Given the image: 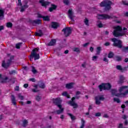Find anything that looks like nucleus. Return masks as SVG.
Segmentation results:
<instances>
[{"label":"nucleus","mask_w":128,"mask_h":128,"mask_svg":"<svg viewBox=\"0 0 128 128\" xmlns=\"http://www.w3.org/2000/svg\"><path fill=\"white\" fill-rule=\"evenodd\" d=\"M119 92L122 93L118 94L116 90H112V93L113 96H118V98H124V96L128 94V86H122L120 87L119 89Z\"/></svg>","instance_id":"obj_1"},{"label":"nucleus","mask_w":128,"mask_h":128,"mask_svg":"<svg viewBox=\"0 0 128 128\" xmlns=\"http://www.w3.org/2000/svg\"><path fill=\"white\" fill-rule=\"evenodd\" d=\"M126 32H128V29L124 28L122 30L121 26H116L114 27L113 35L114 36L118 38V36H124Z\"/></svg>","instance_id":"obj_2"},{"label":"nucleus","mask_w":128,"mask_h":128,"mask_svg":"<svg viewBox=\"0 0 128 128\" xmlns=\"http://www.w3.org/2000/svg\"><path fill=\"white\" fill-rule=\"evenodd\" d=\"M54 103L58 106V108H59L60 110H57L56 111V114H62L64 112V108H62L60 104H62V100L60 98H57L56 99H54L53 100Z\"/></svg>","instance_id":"obj_3"},{"label":"nucleus","mask_w":128,"mask_h":128,"mask_svg":"<svg viewBox=\"0 0 128 128\" xmlns=\"http://www.w3.org/2000/svg\"><path fill=\"white\" fill-rule=\"evenodd\" d=\"M112 4V2L110 0H104L100 4V6H104L106 10H110Z\"/></svg>","instance_id":"obj_4"},{"label":"nucleus","mask_w":128,"mask_h":128,"mask_svg":"<svg viewBox=\"0 0 128 128\" xmlns=\"http://www.w3.org/2000/svg\"><path fill=\"white\" fill-rule=\"evenodd\" d=\"M82 94V92L80 91H78L76 92V96L74 97H73L72 100V101L68 102V104H70L72 106H73L74 108H78V104L74 102L76 98H80V95Z\"/></svg>","instance_id":"obj_5"},{"label":"nucleus","mask_w":128,"mask_h":128,"mask_svg":"<svg viewBox=\"0 0 128 128\" xmlns=\"http://www.w3.org/2000/svg\"><path fill=\"white\" fill-rule=\"evenodd\" d=\"M38 48H35L32 50V52H31V55L30 56V60H32L34 58V60H39L40 58V54H38Z\"/></svg>","instance_id":"obj_6"},{"label":"nucleus","mask_w":128,"mask_h":128,"mask_svg":"<svg viewBox=\"0 0 128 128\" xmlns=\"http://www.w3.org/2000/svg\"><path fill=\"white\" fill-rule=\"evenodd\" d=\"M110 88H112V86H110V83L102 84L101 85L99 86V88L100 92H102V90H110Z\"/></svg>","instance_id":"obj_7"},{"label":"nucleus","mask_w":128,"mask_h":128,"mask_svg":"<svg viewBox=\"0 0 128 128\" xmlns=\"http://www.w3.org/2000/svg\"><path fill=\"white\" fill-rule=\"evenodd\" d=\"M98 20H108L110 18H116L114 16H110L108 14H98L97 16Z\"/></svg>","instance_id":"obj_8"},{"label":"nucleus","mask_w":128,"mask_h":128,"mask_svg":"<svg viewBox=\"0 0 128 128\" xmlns=\"http://www.w3.org/2000/svg\"><path fill=\"white\" fill-rule=\"evenodd\" d=\"M112 41L114 42V46H117L118 48H121L122 46V41L120 40H118V39L116 38H113L112 39Z\"/></svg>","instance_id":"obj_9"},{"label":"nucleus","mask_w":128,"mask_h":128,"mask_svg":"<svg viewBox=\"0 0 128 128\" xmlns=\"http://www.w3.org/2000/svg\"><path fill=\"white\" fill-rule=\"evenodd\" d=\"M62 31L64 32V36H68L70 34H72V28L70 27H67L62 30Z\"/></svg>","instance_id":"obj_10"},{"label":"nucleus","mask_w":128,"mask_h":128,"mask_svg":"<svg viewBox=\"0 0 128 128\" xmlns=\"http://www.w3.org/2000/svg\"><path fill=\"white\" fill-rule=\"evenodd\" d=\"M104 98L103 96H99L96 98V104H100V100H104Z\"/></svg>","instance_id":"obj_11"},{"label":"nucleus","mask_w":128,"mask_h":128,"mask_svg":"<svg viewBox=\"0 0 128 128\" xmlns=\"http://www.w3.org/2000/svg\"><path fill=\"white\" fill-rule=\"evenodd\" d=\"M68 16L71 19V20H74V12H72V9H70L68 11Z\"/></svg>","instance_id":"obj_12"},{"label":"nucleus","mask_w":128,"mask_h":128,"mask_svg":"<svg viewBox=\"0 0 128 128\" xmlns=\"http://www.w3.org/2000/svg\"><path fill=\"white\" fill-rule=\"evenodd\" d=\"M0 80H2V82L4 83V82H8V78L5 76L3 77L2 75V74H0Z\"/></svg>","instance_id":"obj_13"},{"label":"nucleus","mask_w":128,"mask_h":128,"mask_svg":"<svg viewBox=\"0 0 128 128\" xmlns=\"http://www.w3.org/2000/svg\"><path fill=\"white\" fill-rule=\"evenodd\" d=\"M37 16L38 18H43V20H46V21L50 20V16H42V14H38Z\"/></svg>","instance_id":"obj_14"},{"label":"nucleus","mask_w":128,"mask_h":128,"mask_svg":"<svg viewBox=\"0 0 128 128\" xmlns=\"http://www.w3.org/2000/svg\"><path fill=\"white\" fill-rule=\"evenodd\" d=\"M39 2L41 4L42 6H46L50 4L49 2H45L44 0H40Z\"/></svg>","instance_id":"obj_15"},{"label":"nucleus","mask_w":128,"mask_h":128,"mask_svg":"<svg viewBox=\"0 0 128 128\" xmlns=\"http://www.w3.org/2000/svg\"><path fill=\"white\" fill-rule=\"evenodd\" d=\"M10 60L8 61V63H5L4 61H3L2 63V66L3 68H8V66H10Z\"/></svg>","instance_id":"obj_16"},{"label":"nucleus","mask_w":128,"mask_h":128,"mask_svg":"<svg viewBox=\"0 0 128 128\" xmlns=\"http://www.w3.org/2000/svg\"><path fill=\"white\" fill-rule=\"evenodd\" d=\"M74 84L71 82L67 84L66 86V88H74Z\"/></svg>","instance_id":"obj_17"},{"label":"nucleus","mask_w":128,"mask_h":128,"mask_svg":"<svg viewBox=\"0 0 128 128\" xmlns=\"http://www.w3.org/2000/svg\"><path fill=\"white\" fill-rule=\"evenodd\" d=\"M4 10L0 9V20H4Z\"/></svg>","instance_id":"obj_18"},{"label":"nucleus","mask_w":128,"mask_h":128,"mask_svg":"<svg viewBox=\"0 0 128 128\" xmlns=\"http://www.w3.org/2000/svg\"><path fill=\"white\" fill-rule=\"evenodd\" d=\"M52 26L53 28H58V26H60V25L58 24L56 22H52Z\"/></svg>","instance_id":"obj_19"},{"label":"nucleus","mask_w":128,"mask_h":128,"mask_svg":"<svg viewBox=\"0 0 128 128\" xmlns=\"http://www.w3.org/2000/svg\"><path fill=\"white\" fill-rule=\"evenodd\" d=\"M11 100H12V104H13L14 106H16V98H14V96L12 95L11 96Z\"/></svg>","instance_id":"obj_20"},{"label":"nucleus","mask_w":128,"mask_h":128,"mask_svg":"<svg viewBox=\"0 0 128 128\" xmlns=\"http://www.w3.org/2000/svg\"><path fill=\"white\" fill-rule=\"evenodd\" d=\"M86 124V120H84L82 118L81 119V126L80 128H84V124Z\"/></svg>","instance_id":"obj_21"},{"label":"nucleus","mask_w":128,"mask_h":128,"mask_svg":"<svg viewBox=\"0 0 128 128\" xmlns=\"http://www.w3.org/2000/svg\"><path fill=\"white\" fill-rule=\"evenodd\" d=\"M56 6L52 4V7L49 8V11L52 12L54 10H56Z\"/></svg>","instance_id":"obj_22"},{"label":"nucleus","mask_w":128,"mask_h":128,"mask_svg":"<svg viewBox=\"0 0 128 128\" xmlns=\"http://www.w3.org/2000/svg\"><path fill=\"white\" fill-rule=\"evenodd\" d=\"M56 40H52L48 44V46H54V44H56Z\"/></svg>","instance_id":"obj_23"},{"label":"nucleus","mask_w":128,"mask_h":128,"mask_svg":"<svg viewBox=\"0 0 128 128\" xmlns=\"http://www.w3.org/2000/svg\"><path fill=\"white\" fill-rule=\"evenodd\" d=\"M28 6L26 4L24 5V6L21 8V10H20L21 12H24V10H26V8H28Z\"/></svg>","instance_id":"obj_24"},{"label":"nucleus","mask_w":128,"mask_h":128,"mask_svg":"<svg viewBox=\"0 0 128 128\" xmlns=\"http://www.w3.org/2000/svg\"><path fill=\"white\" fill-rule=\"evenodd\" d=\"M62 96H66V98H70V96L68 95V92H64L62 94Z\"/></svg>","instance_id":"obj_25"},{"label":"nucleus","mask_w":128,"mask_h":128,"mask_svg":"<svg viewBox=\"0 0 128 128\" xmlns=\"http://www.w3.org/2000/svg\"><path fill=\"white\" fill-rule=\"evenodd\" d=\"M97 26L98 28H103L104 24H102L100 22H98L97 23Z\"/></svg>","instance_id":"obj_26"},{"label":"nucleus","mask_w":128,"mask_h":128,"mask_svg":"<svg viewBox=\"0 0 128 128\" xmlns=\"http://www.w3.org/2000/svg\"><path fill=\"white\" fill-rule=\"evenodd\" d=\"M96 50V54H100V50H102V47H98Z\"/></svg>","instance_id":"obj_27"},{"label":"nucleus","mask_w":128,"mask_h":128,"mask_svg":"<svg viewBox=\"0 0 128 128\" xmlns=\"http://www.w3.org/2000/svg\"><path fill=\"white\" fill-rule=\"evenodd\" d=\"M68 115L70 116V118L72 120H76V116H74L71 114H68Z\"/></svg>","instance_id":"obj_28"},{"label":"nucleus","mask_w":128,"mask_h":128,"mask_svg":"<svg viewBox=\"0 0 128 128\" xmlns=\"http://www.w3.org/2000/svg\"><path fill=\"white\" fill-rule=\"evenodd\" d=\"M6 26L7 28H12V23L10 22H7L6 24Z\"/></svg>","instance_id":"obj_29"},{"label":"nucleus","mask_w":128,"mask_h":128,"mask_svg":"<svg viewBox=\"0 0 128 128\" xmlns=\"http://www.w3.org/2000/svg\"><path fill=\"white\" fill-rule=\"evenodd\" d=\"M84 22L86 26H90V24H88V18H86L85 20H84Z\"/></svg>","instance_id":"obj_30"},{"label":"nucleus","mask_w":128,"mask_h":128,"mask_svg":"<svg viewBox=\"0 0 128 128\" xmlns=\"http://www.w3.org/2000/svg\"><path fill=\"white\" fill-rule=\"evenodd\" d=\"M74 52H80V48H73Z\"/></svg>","instance_id":"obj_31"},{"label":"nucleus","mask_w":128,"mask_h":128,"mask_svg":"<svg viewBox=\"0 0 128 128\" xmlns=\"http://www.w3.org/2000/svg\"><path fill=\"white\" fill-rule=\"evenodd\" d=\"M36 36H42V30H40L38 32L36 33Z\"/></svg>","instance_id":"obj_32"},{"label":"nucleus","mask_w":128,"mask_h":128,"mask_svg":"<svg viewBox=\"0 0 128 128\" xmlns=\"http://www.w3.org/2000/svg\"><path fill=\"white\" fill-rule=\"evenodd\" d=\"M124 77L122 76H120V83L122 84V82H124Z\"/></svg>","instance_id":"obj_33"},{"label":"nucleus","mask_w":128,"mask_h":128,"mask_svg":"<svg viewBox=\"0 0 128 128\" xmlns=\"http://www.w3.org/2000/svg\"><path fill=\"white\" fill-rule=\"evenodd\" d=\"M113 57H114V53H112V52H110L108 55V58H112Z\"/></svg>","instance_id":"obj_34"},{"label":"nucleus","mask_w":128,"mask_h":128,"mask_svg":"<svg viewBox=\"0 0 128 128\" xmlns=\"http://www.w3.org/2000/svg\"><path fill=\"white\" fill-rule=\"evenodd\" d=\"M28 120H23V126H26L27 124H28Z\"/></svg>","instance_id":"obj_35"},{"label":"nucleus","mask_w":128,"mask_h":128,"mask_svg":"<svg viewBox=\"0 0 128 128\" xmlns=\"http://www.w3.org/2000/svg\"><path fill=\"white\" fill-rule=\"evenodd\" d=\"M32 72H33V74H36V72H38V71L34 66H32Z\"/></svg>","instance_id":"obj_36"},{"label":"nucleus","mask_w":128,"mask_h":128,"mask_svg":"<svg viewBox=\"0 0 128 128\" xmlns=\"http://www.w3.org/2000/svg\"><path fill=\"white\" fill-rule=\"evenodd\" d=\"M114 102H118V104H120V100L118 98H114Z\"/></svg>","instance_id":"obj_37"},{"label":"nucleus","mask_w":128,"mask_h":128,"mask_svg":"<svg viewBox=\"0 0 128 128\" xmlns=\"http://www.w3.org/2000/svg\"><path fill=\"white\" fill-rule=\"evenodd\" d=\"M115 60H117V62H120V60H122V57L116 56L115 58Z\"/></svg>","instance_id":"obj_38"},{"label":"nucleus","mask_w":128,"mask_h":128,"mask_svg":"<svg viewBox=\"0 0 128 128\" xmlns=\"http://www.w3.org/2000/svg\"><path fill=\"white\" fill-rule=\"evenodd\" d=\"M98 56H93L92 57V60H94V62H96L98 60Z\"/></svg>","instance_id":"obj_39"},{"label":"nucleus","mask_w":128,"mask_h":128,"mask_svg":"<svg viewBox=\"0 0 128 128\" xmlns=\"http://www.w3.org/2000/svg\"><path fill=\"white\" fill-rule=\"evenodd\" d=\"M16 72L14 70H12L9 72L10 74H16Z\"/></svg>","instance_id":"obj_40"},{"label":"nucleus","mask_w":128,"mask_h":128,"mask_svg":"<svg viewBox=\"0 0 128 128\" xmlns=\"http://www.w3.org/2000/svg\"><path fill=\"white\" fill-rule=\"evenodd\" d=\"M40 98H42L38 96H37L36 97V100H38V102H40Z\"/></svg>","instance_id":"obj_41"},{"label":"nucleus","mask_w":128,"mask_h":128,"mask_svg":"<svg viewBox=\"0 0 128 128\" xmlns=\"http://www.w3.org/2000/svg\"><path fill=\"white\" fill-rule=\"evenodd\" d=\"M40 86L41 88H46V86H44V84L42 83L40 85Z\"/></svg>","instance_id":"obj_42"},{"label":"nucleus","mask_w":128,"mask_h":128,"mask_svg":"<svg viewBox=\"0 0 128 128\" xmlns=\"http://www.w3.org/2000/svg\"><path fill=\"white\" fill-rule=\"evenodd\" d=\"M22 43H18L16 44V48H20Z\"/></svg>","instance_id":"obj_43"},{"label":"nucleus","mask_w":128,"mask_h":128,"mask_svg":"<svg viewBox=\"0 0 128 128\" xmlns=\"http://www.w3.org/2000/svg\"><path fill=\"white\" fill-rule=\"evenodd\" d=\"M18 98L22 100H24V96H22L20 94H18Z\"/></svg>","instance_id":"obj_44"},{"label":"nucleus","mask_w":128,"mask_h":128,"mask_svg":"<svg viewBox=\"0 0 128 128\" xmlns=\"http://www.w3.org/2000/svg\"><path fill=\"white\" fill-rule=\"evenodd\" d=\"M123 51L124 52H128V47H125L123 48Z\"/></svg>","instance_id":"obj_45"},{"label":"nucleus","mask_w":128,"mask_h":128,"mask_svg":"<svg viewBox=\"0 0 128 128\" xmlns=\"http://www.w3.org/2000/svg\"><path fill=\"white\" fill-rule=\"evenodd\" d=\"M34 22H35V24H40L41 21H40V20H35L34 21Z\"/></svg>","instance_id":"obj_46"},{"label":"nucleus","mask_w":128,"mask_h":128,"mask_svg":"<svg viewBox=\"0 0 128 128\" xmlns=\"http://www.w3.org/2000/svg\"><path fill=\"white\" fill-rule=\"evenodd\" d=\"M64 2L65 4H70V1H68V0H64Z\"/></svg>","instance_id":"obj_47"},{"label":"nucleus","mask_w":128,"mask_h":128,"mask_svg":"<svg viewBox=\"0 0 128 128\" xmlns=\"http://www.w3.org/2000/svg\"><path fill=\"white\" fill-rule=\"evenodd\" d=\"M101 115L100 112H97L95 114V116H100Z\"/></svg>","instance_id":"obj_48"},{"label":"nucleus","mask_w":128,"mask_h":128,"mask_svg":"<svg viewBox=\"0 0 128 128\" xmlns=\"http://www.w3.org/2000/svg\"><path fill=\"white\" fill-rule=\"evenodd\" d=\"M116 68H117V70H122V66H117Z\"/></svg>","instance_id":"obj_49"},{"label":"nucleus","mask_w":128,"mask_h":128,"mask_svg":"<svg viewBox=\"0 0 128 128\" xmlns=\"http://www.w3.org/2000/svg\"><path fill=\"white\" fill-rule=\"evenodd\" d=\"M29 80L32 82H36V80L34 79V78H31L29 79Z\"/></svg>","instance_id":"obj_50"},{"label":"nucleus","mask_w":128,"mask_h":128,"mask_svg":"<svg viewBox=\"0 0 128 128\" xmlns=\"http://www.w3.org/2000/svg\"><path fill=\"white\" fill-rule=\"evenodd\" d=\"M18 6H22V0H18Z\"/></svg>","instance_id":"obj_51"},{"label":"nucleus","mask_w":128,"mask_h":128,"mask_svg":"<svg viewBox=\"0 0 128 128\" xmlns=\"http://www.w3.org/2000/svg\"><path fill=\"white\" fill-rule=\"evenodd\" d=\"M86 62H84L82 64V68H86Z\"/></svg>","instance_id":"obj_52"},{"label":"nucleus","mask_w":128,"mask_h":128,"mask_svg":"<svg viewBox=\"0 0 128 128\" xmlns=\"http://www.w3.org/2000/svg\"><path fill=\"white\" fill-rule=\"evenodd\" d=\"M110 42H106V43H105L104 46H110Z\"/></svg>","instance_id":"obj_53"},{"label":"nucleus","mask_w":128,"mask_h":128,"mask_svg":"<svg viewBox=\"0 0 128 128\" xmlns=\"http://www.w3.org/2000/svg\"><path fill=\"white\" fill-rule=\"evenodd\" d=\"M28 84H26L24 85V88H28Z\"/></svg>","instance_id":"obj_54"},{"label":"nucleus","mask_w":128,"mask_h":128,"mask_svg":"<svg viewBox=\"0 0 128 128\" xmlns=\"http://www.w3.org/2000/svg\"><path fill=\"white\" fill-rule=\"evenodd\" d=\"M60 118H61V120H64V116L63 114L60 115Z\"/></svg>","instance_id":"obj_55"},{"label":"nucleus","mask_w":128,"mask_h":128,"mask_svg":"<svg viewBox=\"0 0 128 128\" xmlns=\"http://www.w3.org/2000/svg\"><path fill=\"white\" fill-rule=\"evenodd\" d=\"M88 44H89V43H86L84 44H83V46H84V48H86V46H88Z\"/></svg>","instance_id":"obj_56"},{"label":"nucleus","mask_w":128,"mask_h":128,"mask_svg":"<svg viewBox=\"0 0 128 128\" xmlns=\"http://www.w3.org/2000/svg\"><path fill=\"white\" fill-rule=\"evenodd\" d=\"M103 60L104 62H108V60H107L106 58H104V59H103Z\"/></svg>","instance_id":"obj_57"},{"label":"nucleus","mask_w":128,"mask_h":128,"mask_svg":"<svg viewBox=\"0 0 128 128\" xmlns=\"http://www.w3.org/2000/svg\"><path fill=\"white\" fill-rule=\"evenodd\" d=\"M103 118H108V114H104V115L103 116Z\"/></svg>","instance_id":"obj_58"},{"label":"nucleus","mask_w":128,"mask_h":128,"mask_svg":"<svg viewBox=\"0 0 128 128\" xmlns=\"http://www.w3.org/2000/svg\"><path fill=\"white\" fill-rule=\"evenodd\" d=\"M20 90V87L18 86H16L15 88V90Z\"/></svg>","instance_id":"obj_59"},{"label":"nucleus","mask_w":128,"mask_h":128,"mask_svg":"<svg viewBox=\"0 0 128 128\" xmlns=\"http://www.w3.org/2000/svg\"><path fill=\"white\" fill-rule=\"evenodd\" d=\"M90 52H94V48L90 47Z\"/></svg>","instance_id":"obj_60"},{"label":"nucleus","mask_w":128,"mask_h":128,"mask_svg":"<svg viewBox=\"0 0 128 128\" xmlns=\"http://www.w3.org/2000/svg\"><path fill=\"white\" fill-rule=\"evenodd\" d=\"M32 92H38V90H36V88L32 89Z\"/></svg>","instance_id":"obj_61"},{"label":"nucleus","mask_w":128,"mask_h":128,"mask_svg":"<svg viewBox=\"0 0 128 128\" xmlns=\"http://www.w3.org/2000/svg\"><path fill=\"white\" fill-rule=\"evenodd\" d=\"M27 104H32V101L28 100L26 102Z\"/></svg>","instance_id":"obj_62"},{"label":"nucleus","mask_w":128,"mask_h":128,"mask_svg":"<svg viewBox=\"0 0 128 128\" xmlns=\"http://www.w3.org/2000/svg\"><path fill=\"white\" fill-rule=\"evenodd\" d=\"M122 118H124V120H126V118L128 117H126V116L124 115Z\"/></svg>","instance_id":"obj_63"},{"label":"nucleus","mask_w":128,"mask_h":128,"mask_svg":"<svg viewBox=\"0 0 128 128\" xmlns=\"http://www.w3.org/2000/svg\"><path fill=\"white\" fill-rule=\"evenodd\" d=\"M4 30V26H0V30Z\"/></svg>","instance_id":"obj_64"}]
</instances>
